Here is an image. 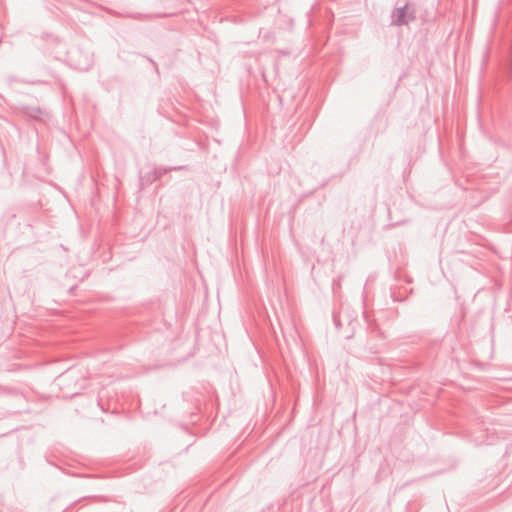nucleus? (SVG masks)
<instances>
[{
  "label": "nucleus",
  "mask_w": 512,
  "mask_h": 512,
  "mask_svg": "<svg viewBox=\"0 0 512 512\" xmlns=\"http://www.w3.org/2000/svg\"><path fill=\"white\" fill-rule=\"evenodd\" d=\"M402 16H403V11L402 10H397L396 13H395V17L401 18Z\"/></svg>",
  "instance_id": "1"
}]
</instances>
